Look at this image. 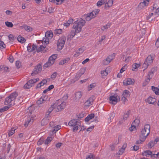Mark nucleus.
<instances>
[{
	"label": "nucleus",
	"mask_w": 159,
	"mask_h": 159,
	"mask_svg": "<svg viewBox=\"0 0 159 159\" xmlns=\"http://www.w3.org/2000/svg\"><path fill=\"white\" fill-rule=\"evenodd\" d=\"M84 112H81L78 115H77V116H78V118H83L84 116Z\"/></svg>",
	"instance_id": "nucleus-54"
},
{
	"label": "nucleus",
	"mask_w": 159,
	"mask_h": 159,
	"mask_svg": "<svg viewBox=\"0 0 159 159\" xmlns=\"http://www.w3.org/2000/svg\"><path fill=\"white\" fill-rule=\"evenodd\" d=\"M16 66L17 68H19L21 66V63L19 61H16Z\"/></svg>",
	"instance_id": "nucleus-45"
},
{
	"label": "nucleus",
	"mask_w": 159,
	"mask_h": 159,
	"mask_svg": "<svg viewBox=\"0 0 159 159\" xmlns=\"http://www.w3.org/2000/svg\"><path fill=\"white\" fill-rule=\"evenodd\" d=\"M94 128V126L93 125L90 126L86 130L87 131L91 132L92 131Z\"/></svg>",
	"instance_id": "nucleus-62"
},
{
	"label": "nucleus",
	"mask_w": 159,
	"mask_h": 159,
	"mask_svg": "<svg viewBox=\"0 0 159 159\" xmlns=\"http://www.w3.org/2000/svg\"><path fill=\"white\" fill-rule=\"evenodd\" d=\"M16 129L14 128H11L10 131L8 133V135L9 136L12 135L15 133Z\"/></svg>",
	"instance_id": "nucleus-40"
},
{
	"label": "nucleus",
	"mask_w": 159,
	"mask_h": 159,
	"mask_svg": "<svg viewBox=\"0 0 159 159\" xmlns=\"http://www.w3.org/2000/svg\"><path fill=\"white\" fill-rule=\"evenodd\" d=\"M101 74L102 75L107 76L108 74V72L106 70L101 71Z\"/></svg>",
	"instance_id": "nucleus-55"
},
{
	"label": "nucleus",
	"mask_w": 159,
	"mask_h": 159,
	"mask_svg": "<svg viewBox=\"0 0 159 159\" xmlns=\"http://www.w3.org/2000/svg\"><path fill=\"white\" fill-rule=\"evenodd\" d=\"M156 101V99L155 98L149 97L147 99V102L149 104H153Z\"/></svg>",
	"instance_id": "nucleus-19"
},
{
	"label": "nucleus",
	"mask_w": 159,
	"mask_h": 159,
	"mask_svg": "<svg viewBox=\"0 0 159 159\" xmlns=\"http://www.w3.org/2000/svg\"><path fill=\"white\" fill-rule=\"evenodd\" d=\"M55 31L56 33V34H61L62 31V30L61 29H56L55 30Z\"/></svg>",
	"instance_id": "nucleus-61"
},
{
	"label": "nucleus",
	"mask_w": 159,
	"mask_h": 159,
	"mask_svg": "<svg viewBox=\"0 0 159 159\" xmlns=\"http://www.w3.org/2000/svg\"><path fill=\"white\" fill-rule=\"evenodd\" d=\"M100 10L99 9H96L94 10L92 12L89 13V15H92V16H93L94 17L95 16V15H96L99 12Z\"/></svg>",
	"instance_id": "nucleus-25"
},
{
	"label": "nucleus",
	"mask_w": 159,
	"mask_h": 159,
	"mask_svg": "<svg viewBox=\"0 0 159 159\" xmlns=\"http://www.w3.org/2000/svg\"><path fill=\"white\" fill-rule=\"evenodd\" d=\"M139 149V146H136L135 145H134L133 146V149H132L131 150H134L135 151H136L138 150Z\"/></svg>",
	"instance_id": "nucleus-63"
},
{
	"label": "nucleus",
	"mask_w": 159,
	"mask_h": 159,
	"mask_svg": "<svg viewBox=\"0 0 159 159\" xmlns=\"http://www.w3.org/2000/svg\"><path fill=\"white\" fill-rule=\"evenodd\" d=\"M54 129L52 130V133H56L59 129H60L61 128V126L59 125H58L55 127H54Z\"/></svg>",
	"instance_id": "nucleus-31"
},
{
	"label": "nucleus",
	"mask_w": 159,
	"mask_h": 159,
	"mask_svg": "<svg viewBox=\"0 0 159 159\" xmlns=\"http://www.w3.org/2000/svg\"><path fill=\"white\" fill-rule=\"evenodd\" d=\"M110 26V25L109 24H107L106 25L104 26L102 28V30L103 31H104L105 30H107L108 28H109Z\"/></svg>",
	"instance_id": "nucleus-51"
},
{
	"label": "nucleus",
	"mask_w": 159,
	"mask_h": 159,
	"mask_svg": "<svg viewBox=\"0 0 159 159\" xmlns=\"http://www.w3.org/2000/svg\"><path fill=\"white\" fill-rule=\"evenodd\" d=\"M96 85V83H93L90 84L88 87V91L91 90L92 89L94 88Z\"/></svg>",
	"instance_id": "nucleus-33"
},
{
	"label": "nucleus",
	"mask_w": 159,
	"mask_h": 159,
	"mask_svg": "<svg viewBox=\"0 0 159 159\" xmlns=\"http://www.w3.org/2000/svg\"><path fill=\"white\" fill-rule=\"evenodd\" d=\"M45 47H44L43 45H41L38 48H37L36 51L38 52H39L42 51H43L45 49Z\"/></svg>",
	"instance_id": "nucleus-35"
},
{
	"label": "nucleus",
	"mask_w": 159,
	"mask_h": 159,
	"mask_svg": "<svg viewBox=\"0 0 159 159\" xmlns=\"http://www.w3.org/2000/svg\"><path fill=\"white\" fill-rule=\"evenodd\" d=\"M43 41L44 42V45L45 44L46 45H47L49 43V38H43Z\"/></svg>",
	"instance_id": "nucleus-44"
},
{
	"label": "nucleus",
	"mask_w": 159,
	"mask_h": 159,
	"mask_svg": "<svg viewBox=\"0 0 159 159\" xmlns=\"http://www.w3.org/2000/svg\"><path fill=\"white\" fill-rule=\"evenodd\" d=\"M153 59L152 57L151 56H148L146 58L145 61L149 65L153 62Z\"/></svg>",
	"instance_id": "nucleus-17"
},
{
	"label": "nucleus",
	"mask_w": 159,
	"mask_h": 159,
	"mask_svg": "<svg viewBox=\"0 0 159 159\" xmlns=\"http://www.w3.org/2000/svg\"><path fill=\"white\" fill-rule=\"evenodd\" d=\"M41 64H38L36 66L34 69V70L31 74V75L33 76L37 74L38 73L41 71L42 70Z\"/></svg>",
	"instance_id": "nucleus-7"
},
{
	"label": "nucleus",
	"mask_w": 159,
	"mask_h": 159,
	"mask_svg": "<svg viewBox=\"0 0 159 159\" xmlns=\"http://www.w3.org/2000/svg\"><path fill=\"white\" fill-rule=\"evenodd\" d=\"M150 126L149 124L145 125L143 129L141 131V133L139 135L140 140L144 142L147 137L148 136L150 133Z\"/></svg>",
	"instance_id": "nucleus-2"
},
{
	"label": "nucleus",
	"mask_w": 159,
	"mask_h": 159,
	"mask_svg": "<svg viewBox=\"0 0 159 159\" xmlns=\"http://www.w3.org/2000/svg\"><path fill=\"white\" fill-rule=\"evenodd\" d=\"M66 103L65 102H62L61 104L59 105L57 108V111H61L62 109H64L66 106Z\"/></svg>",
	"instance_id": "nucleus-13"
},
{
	"label": "nucleus",
	"mask_w": 159,
	"mask_h": 159,
	"mask_svg": "<svg viewBox=\"0 0 159 159\" xmlns=\"http://www.w3.org/2000/svg\"><path fill=\"white\" fill-rule=\"evenodd\" d=\"M66 39V37L63 36L58 40L57 43V45L59 50H61L63 47L65 43Z\"/></svg>",
	"instance_id": "nucleus-5"
},
{
	"label": "nucleus",
	"mask_w": 159,
	"mask_h": 159,
	"mask_svg": "<svg viewBox=\"0 0 159 159\" xmlns=\"http://www.w3.org/2000/svg\"><path fill=\"white\" fill-rule=\"evenodd\" d=\"M94 116V114H90L85 119V121L86 122H88L93 118Z\"/></svg>",
	"instance_id": "nucleus-20"
},
{
	"label": "nucleus",
	"mask_w": 159,
	"mask_h": 159,
	"mask_svg": "<svg viewBox=\"0 0 159 159\" xmlns=\"http://www.w3.org/2000/svg\"><path fill=\"white\" fill-rule=\"evenodd\" d=\"M94 18L92 15H89V13L88 14L87 16H86L85 19L87 21H89L92 18Z\"/></svg>",
	"instance_id": "nucleus-37"
},
{
	"label": "nucleus",
	"mask_w": 159,
	"mask_h": 159,
	"mask_svg": "<svg viewBox=\"0 0 159 159\" xmlns=\"http://www.w3.org/2000/svg\"><path fill=\"white\" fill-rule=\"evenodd\" d=\"M8 38L9 40L11 41H14L16 39V38L13 34H10L8 36Z\"/></svg>",
	"instance_id": "nucleus-34"
},
{
	"label": "nucleus",
	"mask_w": 159,
	"mask_h": 159,
	"mask_svg": "<svg viewBox=\"0 0 159 159\" xmlns=\"http://www.w3.org/2000/svg\"><path fill=\"white\" fill-rule=\"evenodd\" d=\"M115 113H114V112H113L111 113L110 114V118H109L108 119H110V120H111V119H112L114 118V116H115Z\"/></svg>",
	"instance_id": "nucleus-57"
},
{
	"label": "nucleus",
	"mask_w": 159,
	"mask_h": 159,
	"mask_svg": "<svg viewBox=\"0 0 159 159\" xmlns=\"http://www.w3.org/2000/svg\"><path fill=\"white\" fill-rule=\"evenodd\" d=\"M80 122L76 120H75L73 119L70 120L69 123L68 125L71 126H75L77 125H80Z\"/></svg>",
	"instance_id": "nucleus-10"
},
{
	"label": "nucleus",
	"mask_w": 159,
	"mask_h": 159,
	"mask_svg": "<svg viewBox=\"0 0 159 159\" xmlns=\"http://www.w3.org/2000/svg\"><path fill=\"white\" fill-rule=\"evenodd\" d=\"M57 54H53L49 57L48 61L49 62H51V64L52 65L54 63L55 60L57 58Z\"/></svg>",
	"instance_id": "nucleus-12"
},
{
	"label": "nucleus",
	"mask_w": 159,
	"mask_h": 159,
	"mask_svg": "<svg viewBox=\"0 0 159 159\" xmlns=\"http://www.w3.org/2000/svg\"><path fill=\"white\" fill-rule=\"evenodd\" d=\"M53 36V34L52 32L47 31L45 34V37L46 38L51 39Z\"/></svg>",
	"instance_id": "nucleus-21"
},
{
	"label": "nucleus",
	"mask_w": 159,
	"mask_h": 159,
	"mask_svg": "<svg viewBox=\"0 0 159 159\" xmlns=\"http://www.w3.org/2000/svg\"><path fill=\"white\" fill-rule=\"evenodd\" d=\"M17 40L21 43H24L26 41L25 39L22 37L21 36L19 35L17 38Z\"/></svg>",
	"instance_id": "nucleus-24"
},
{
	"label": "nucleus",
	"mask_w": 159,
	"mask_h": 159,
	"mask_svg": "<svg viewBox=\"0 0 159 159\" xmlns=\"http://www.w3.org/2000/svg\"><path fill=\"white\" fill-rule=\"evenodd\" d=\"M86 70V68H82L80 69L79 73H80V74H81V75H82L84 73Z\"/></svg>",
	"instance_id": "nucleus-43"
},
{
	"label": "nucleus",
	"mask_w": 159,
	"mask_h": 159,
	"mask_svg": "<svg viewBox=\"0 0 159 159\" xmlns=\"http://www.w3.org/2000/svg\"><path fill=\"white\" fill-rule=\"evenodd\" d=\"M130 110H129L124 114L123 119L124 120H126L127 118L129 117V115L130 113Z\"/></svg>",
	"instance_id": "nucleus-29"
},
{
	"label": "nucleus",
	"mask_w": 159,
	"mask_h": 159,
	"mask_svg": "<svg viewBox=\"0 0 159 159\" xmlns=\"http://www.w3.org/2000/svg\"><path fill=\"white\" fill-rule=\"evenodd\" d=\"M120 99V97L118 96H111L110 97V103L111 104L115 105L117 102L118 100Z\"/></svg>",
	"instance_id": "nucleus-8"
},
{
	"label": "nucleus",
	"mask_w": 159,
	"mask_h": 159,
	"mask_svg": "<svg viewBox=\"0 0 159 159\" xmlns=\"http://www.w3.org/2000/svg\"><path fill=\"white\" fill-rule=\"evenodd\" d=\"M52 64L51 62H49L48 61V62L45 63L43 65V68L45 69L49 66H50L52 65Z\"/></svg>",
	"instance_id": "nucleus-36"
},
{
	"label": "nucleus",
	"mask_w": 159,
	"mask_h": 159,
	"mask_svg": "<svg viewBox=\"0 0 159 159\" xmlns=\"http://www.w3.org/2000/svg\"><path fill=\"white\" fill-rule=\"evenodd\" d=\"M85 23V20L80 18L79 20L75 21L74 23L73 28L75 29V30L71 31V34L69 35L67 37V40H71L76 34V33H79L82 30V27L84 25Z\"/></svg>",
	"instance_id": "nucleus-1"
},
{
	"label": "nucleus",
	"mask_w": 159,
	"mask_h": 159,
	"mask_svg": "<svg viewBox=\"0 0 159 159\" xmlns=\"http://www.w3.org/2000/svg\"><path fill=\"white\" fill-rule=\"evenodd\" d=\"M126 65H125L120 70V73H122L123 72H124V71L126 70Z\"/></svg>",
	"instance_id": "nucleus-56"
},
{
	"label": "nucleus",
	"mask_w": 159,
	"mask_h": 159,
	"mask_svg": "<svg viewBox=\"0 0 159 159\" xmlns=\"http://www.w3.org/2000/svg\"><path fill=\"white\" fill-rule=\"evenodd\" d=\"M44 98L45 97H44V98H43V97H42L37 101V104L38 105H39L43 103L45 101V100L44 99Z\"/></svg>",
	"instance_id": "nucleus-28"
},
{
	"label": "nucleus",
	"mask_w": 159,
	"mask_h": 159,
	"mask_svg": "<svg viewBox=\"0 0 159 159\" xmlns=\"http://www.w3.org/2000/svg\"><path fill=\"white\" fill-rule=\"evenodd\" d=\"M57 73L56 72H54L51 75V78L52 79L54 80L56 76L57 75Z\"/></svg>",
	"instance_id": "nucleus-53"
},
{
	"label": "nucleus",
	"mask_w": 159,
	"mask_h": 159,
	"mask_svg": "<svg viewBox=\"0 0 159 159\" xmlns=\"http://www.w3.org/2000/svg\"><path fill=\"white\" fill-rule=\"evenodd\" d=\"M149 0H144L143 2L140 3V4H143L144 6L148 5L149 3Z\"/></svg>",
	"instance_id": "nucleus-49"
},
{
	"label": "nucleus",
	"mask_w": 159,
	"mask_h": 159,
	"mask_svg": "<svg viewBox=\"0 0 159 159\" xmlns=\"http://www.w3.org/2000/svg\"><path fill=\"white\" fill-rule=\"evenodd\" d=\"M154 143H153V141H151L150 142L148 143V145L149 147H150V148H151L152 147H153L154 145Z\"/></svg>",
	"instance_id": "nucleus-58"
},
{
	"label": "nucleus",
	"mask_w": 159,
	"mask_h": 159,
	"mask_svg": "<svg viewBox=\"0 0 159 159\" xmlns=\"http://www.w3.org/2000/svg\"><path fill=\"white\" fill-rule=\"evenodd\" d=\"M107 3V7L109 8L112 5L113 1L112 0H109Z\"/></svg>",
	"instance_id": "nucleus-47"
},
{
	"label": "nucleus",
	"mask_w": 159,
	"mask_h": 159,
	"mask_svg": "<svg viewBox=\"0 0 159 159\" xmlns=\"http://www.w3.org/2000/svg\"><path fill=\"white\" fill-rule=\"evenodd\" d=\"M33 122V119H32L30 117H29L27 120L25 122L24 125L25 127H27L29 124H31Z\"/></svg>",
	"instance_id": "nucleus-18"
},
{
	"label": "nucleus",
	"mask_w": 159,
	"mask_h": 159,
	"mask_svg": "<svg viewBox=\"0 0 159 159\" xmlns=\"http://www.w3.org/2000/svg\"><path fill=\"white\" fill-rule=\"evenodd\" d=\"M134 79L129 78L127 80H125L123 82V85L124 86H127L129 85L133 84L134 83Z\"/></svg>",
	"instance_id": "nucleus-9"
},
{
	"label": "nucleus",
	"mask_w": 159,
	"mask_h": 159,
	"mask_svg": "<svg viewBox=\"0 0 159 159\" xmlns=\"http://www.w3.org/2000/svg\"><path fill=\"white\" fill-rule=\"evenodd\" d=\"M93 100L92 98H90L84 103L85 106H89L92 104Z\"/></svg>",
	"instance_id": "nucleus-15"
},
{
	"label": "nucleus",
	"mask_w": 159,
	"mask_h": 159,
	"mask_svg": "<svg viewBox=\"0 0 159 159\" xmlns=\"http://www.w3.org/2000/svg\"><path fill=\"white\" fill-rule=\"evenodd\" d=\"M152 89L156 95H159V89L157 87L152 86Z\"/></svg>",
	"instance_id": "nucleus-23"
},
{
	"label": "nucleus",
	"mask_w": 159,
	"mask_h": 159,
	"mask_svg": "<svg viewBox=\"0 0 159 159\" xmlns=\"http://www.w3.org/2000/svg\"><path fill=\"white\" fill-rule=\"evenodd\" d=\"M149 65L145 61L143 65V68H144L143 70H144L147 68L148 66Z\"/></svg>",
	"instance_id": "nucleus-48"
},
{
	"label": "nucleus",
	"mask_w": 159,
	"mask_h": 159,
	"mask_svg": "<svg viewBox=\"0 0 159 159\" xmlns=\"http://www.w3.org/2000/svg\"><path fill=\"white\" fill-rule=\"evenodd\" d=\"M44 142V139H40L37 143V145H39L43 143Z\"/></svg>",
	"instance_id": "nucleus-50"
},
{
	"label": "nucleus",
	"mask_w": 159,
	"mask_h": 159,
	"mask_svg": "<svg viewBox=\"0 0 159 159\" xmlns=\"http://www.w3.org/2000/svg\"><path fill=\"white\" fill-rule=\"evenodd\" d=\"M6 45L4 44V42L2 41H0V48L2 49L5 48Z\"/></svg>",
	"instance_id": "nucleus-42"
},
{
	"label": "nucleus",
	"mask_w": 159,
	"mask_h": 159,
	"mask_svg": "<svg viewBox=\"0 0 159 159\" xmlns=\"http://www.w3.org/2000/svg\"><path fill=\"white\" fill-rule=\"evenodd\" d=\"M153 75L154 72L150 71L149 72H148V74L147 76V77H149V78H151V79H152V76Z\"/></svg>",
	"instance_id": "nucleus-46"
},
{
	"label": "nucleus",
	"mask_w": 159,
	"mask_h": 159,
	"mask_svg": "<svg viewBox=\"0 0 159 159\" xmlns=\"http://www.w3.org/2000/svg\"><path fill=\"white\" fill-rule=\"evenodd\" d=\"M70 60V58H66L61 60L59 63V65H62L67 63Z\"/></svg>",
	"instance_id": "nucleus-22"
},
{
	"label": "nucleus",
	"mask_w": 159,
	"mask_h": 159,
	"mask_svg": "<svg viewBox=\"0 0 159 159\" xmlns=\"http://www.w3.org/2000/svg\"><path fill=\"white\" fill-rule=\"evenodd\" d=\"M79 125H76V126H74V127L73 128V132H75V131H77V130H78V128H79V126H78Z\"/></svg>",
	"instance_id": "nucleus-64"
},
{
	"label": "nucleus",
	"mask_w": 159,
	"mask_h": 159,
	"mask_svg": "<svg viewBox=\"0 0 159 159\" xmlns=\"http://www.w3.org/2000/svg\"><path fill=\"white\" fill-rule=\"evenodd\" d=\"M84 51V50L83 48H80L76 51V53H81L83 52Z\"/></svg>",
	"instance_id": "nucleus-52"
},
{
	"label": "nucleus",
	"mask_w": 159,
	"mask_h": 159,
	"mask_svg": "<svg viewBox=\"0 0 159 159\" xmlns=\"http://www.w3.org/2000/svg\"><path fill=\"white\" fill-rule=\"evenodd\" d=\"M82 93L81 92L79 91L75 93V97L74 98V100L75 101L77 102L81 98L82 96Z\"/></svg>",
	"instance_id": "nucleus-11"
},
{
	"label": "nucleus",
	"mask_w": 159,
	"mask_h": 159,
	"mask_svg": "<svg viewBox=\"0 0 159 159\" xmlns=\"http://www.w3.org/2000/svg\"><path fill=\"white\" fill-rule=\"evenodd\" d=\"M93 155L92 153H90L86 157V159H93Z\"/></svg>",
	"instance_id": "nucleus-59"
},
{
	"label": "nucleus",
	"mask_w": 159,
	"mask_h": 159,
	"mask_svg": "<svg viewBox=\"0 0 159 159\" xmlns=\"http://www.w3.org/2000/svg\"><path fill=\"white\" fill-rule=\"evenodd\" d=\"M106 0H100L97 3V5L98 7H100L102 5L104 4L107 2Z\"/></svg>",
	"instance_id": "nucleus-26"
},
{
	"label": "nucleus",
	"mask_w": 159,
	"mask_h": 159,
	"mask_svg": "<svg viewBox=\"0 0 159 159\" xmlns=\"http://www.w3.org/2000/svg\"><path fill=\"white\" fill-rule=\"evenodd\" d=\"M130 92L128 90H125L123 93L122 95L124 96L127 97L130 96Z\"/></svg>",
	"instance_id": "nucleus-32"
},
{
	"label": "nucleus",
	"mask_w": 159,
	"mask_h": 159,
	"mask_svg": "<svg viewBox=\"0 0 159 159\" xmlns=\"http://www.w3.org/2000/svg\"><path fill=\"white\" fill-rule=\"evenodd\" d=\"M53 138L52 137H48L44 142L45 144H48L52 140Z\"/></svg>",
	"instance_id": "nucleus-30"
},
{
	"label": "nucleus",
	"mask_w": 159,
	"mask_h": 159,
	"mask_svg": "<svg viewBox=\"0 0 159 159\" xmlns=\"http://www.w3.org/2000/svg\"><path fill=\"white\" fill-rule=\"evenodd\" d=\"M152 154V152L150 150H146L144 151L142 153V155L143 156H146L147 155H151Z\"/></svg>",
	"instance_id": "nucleus-27"
},
{
	"label": "nucleus",
	"mask_w": 159,
	"mask_h": 159,
	"mask_svg": "<svg viewBox=\"0 0 159 159\" xmlns=\"http://www.w3.org/2000/svg\"><path fill=\"white\" fill-rule=\"evenodd\" d=\"M82 75L79 73H77L75 77L76 80H78Z\"/></svg>",
	"instance_id": "nucleus-60"
},
{
	"label": "nucleus",
	"mask_w": 159,
	"mask_h": 159,
	"mask_svg": "<svg viewBox=\"0 0 159 159\" xmlns=\"http://www.w3.org/2000/svg\"><path fill=\"white\" fill-rule=\"evenodd\" d=\"M18 94L16 92L12 93L8 97L5 98L4 104L7 105L13 101H14L13 103H15V100Z\"/></svg>",
	"instance_id": "nucleus-3"
},
{
	"label": "nucleus",
	"mask_w": 159,
	"mask_h": 159,
	"mask_svg": "<svg viewBox=\"0 0 159 159\" xmlns=\"http://www.w3.org/2000/svg\"><path fill=\"white\" fill-rule=\"evenodd\" d=\"M21 27L23 29H24L25 30L27 31V32H31L33 30V28L31 27L26 25H23Z\"/></svg>",
	"instance_id": "nucleus-16"
},
{
	"label": "nucleus",
	"mask_w": 159,
	"mask_h": 159,
	"mask_svg": "<svg viewBox=\"0 0 159 159\" xmlns=\"http://www.w3.org/2000/svg\"><path fill=\"white\" fill-rule=\"evenodd\" d=\"M6 26L9 27H12L13 26V24L11 22L6 21L5 22Z\"/></svg>",
	"instance_id": "nucleus-38"
},
{
	"label": "nucleus",
	"mask_w": 159,
	"mask_h": 159,
	"mask_svg": "<svg viewBox=\"0 0 159 159\" xmlns=\"http://www.w3.org/2000/svg\"><path fill=\"white\" fill-rule=\"evenodd\" d=\"M115 57V54L113 53L111 55L108 56L103 61L102 63L103 65H107L109 64L113 59H114Z\"/></svg>",
	"instance_id": "nucleus-6"
},
{
	"label": "nucleus",
	"mask_w": 159,
	"mask_h": 159,
	"mask_svg": "<svg viewBox=\"0 0 159 159\" xmlns=\"http://www.w3.org/2000/svg\"><path fill=\"white\" fill-rule=\"evenodd\" d=\"M54 107V105H51V107H50L48 110V114H47V115H49V114L51 113V111H52L53 110Z\"/></svg>",
	"instance_id": "nucleus-39"
},
{
	"label": "nucleus",
	"mask_w": 159,
	"mask_h": 159,
	"mask_svg": "<svg viewBox=\"0 0 159 159\" xmlns=\"http://www.w3.org/2000/svg\"><path fill=\"white\" fill-rule=\"evenodd\" d=\"M39 78L33 79L28 81L27 83L24 85V87L26 89H29L31 87L34 85V83L39 81Z\"/></svg>",
	"instance_id": "nucleus-4"
},
{
	"label": "nucleus",
	"mask_w": 159,
	"mask_h": 159,
	"mask_svg": "<svg viewBox=\"0 0 159 159\" xmlns=\"http://www.w3.org/2000/svg\"><path fill=\"white\" fill-rule=\"evenodd\" d=\"M28 110L29 111L30 115H31L32 114V112L34 111V107L31 106L29 107Z\"/></svg>",
	"instance_id": "nucleus-41"
},
{
	"label": "nucleus",
	"mask_w": 159,
	"mask_h": 159,
	"mask_svg": "<svg viewBox=\"0 0 159 159\" xmlns=\"http://www.w3.org/2000/svg\"><path fill=\"white\" fill-rule=\"evenodd\" d=\"M15 104V103H12L11 104H10L8 106H5L3 108H1V111H2V112H3L5 111H7L12 106L14 105Z\"/></svg>",
	"instance_id": "nucleus-14"
}]
</instances>
